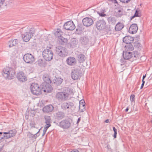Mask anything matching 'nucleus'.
<instances>
[{
  "label": "nucleus",
  "instance_id": "nucleus-57",
  "mask_svg": "<svg viewBox=\"0 0 152 152\" xmlns=\"http://www.w3.org/2000/svg\"><path fill=\"white\" fill-rule=\"evenodd\" d=\"M130 1V0H126V3H128V2H129Z\"/></svg>",
  "mask_w": 152,
  "mask_h": 152
},
{
  "label": "nucleus",
  "instance_id": "nucleus-14",
  "mask_svg": "<svg viewBox=\"0 0 152 152\" xmlns=\"http://www.w3.org/2000/svg\"><path fill=\"white\" fill-rule=\"evenodd\" d=\"M106 26V23L103 20H99L96 23V27L99 30L105 28Z\"/></svg>",
  "mask_w": 152,
  "mask_h": 152
},
{
  "label": "nucleus",
  "instance_id": "nucleus-52",
  "mask_svg": "<svg viewBox=\"0 0 152 152\" xmlns=\"http://www.w3.org/2000/svg\"><path fill=\"white\" fill-rule=\"evenodd\" d=\"M146 77V74H145V75H143L142 77V80H144V79Z\"/></svg>",
  "mask_w": 152,
  "mask_h": 152
},
{
  "label": "nucleus",
  "instance_id": "nucleus-20",
  "mask_svg": "<svg viewBox=\"0 0 152 152\" xmlns=\"http://www.w3.org/2000/svg\"><path fill=\"white\" fill-rule=\"evenodd\" d=\"M134 40L133 37L130 36H126L123 38V42L126 44H129L133 42Z\"/></svg>",
  "mask_w": 152,
  "mask_h": 152
},
{
  "label": "nucleus",
  "instance_id": "nucleus-15",
  "mask_svg": "<svg viewBox=\"0 0 152 152\" xmlns=\"http://www.w3.org/2000/svg\"><path fill=\"white\" fill-rule=\"evenodd\" d=\"M82 22L84 25L86 27H88L94 23V21L91 18L86 17L83 19Z\"/></svg>",
  "mask_w": 152,
  "mask_h": 152
},
{
  "label": "nucleus",
  "instance_id": "nucleus-47",
  "mask_svg": "<svg viewBox=\"0 0 152 152\" xmlns=\"http://www.w3.org/2000/svg\"><path fill=\"white\" fill-rule=\"evenodd\" d=\"M117 134V133H114V134L113 135V137H114V138H115L116 137Z\"/></svg>",
  "mask_w": 152,
  "mask_h": 152
},
{
  "label": "nucleus",
  "instance_id": "nucleus-41",
  "mask_svg": "<svg viewBox=\"0 0 152 152\" xmlns=\"http://www.w3.org/2000/svg\"><path fill=\"white\" fill-rule=\"evenodd\" d=\"M135 96L134 95H131L130 96V100L131 102H133L134 100Z\"/></svg>",
  "mask_w": 152,
  "mask_h": 152
},
{
  "label": "nucleus",
  "instance_id": "nucleus-16",
  "mask_svg": "<svg viewBox=\"0 0 152 152\" xmlns=\"http://www.w3.org/2000/svg\"><path fill=\"white\" fill-rule=\"evenodd\" d=\"M123 56L124 59L126 60H129L133 56L136 57L134 53L127 52V51H123Z\"/></svg>",
  "mask_w": 152,
  "mask_h": 152
},
{
  "label": "nucleus",
  "instance_id": "nucleus-56",
  "mask_svg": "<svg viewBox=\"0 0 152 152\" xmlns=\"http://www.w3.org/2000/svg\"><path fill=\"white\" fill-rule=\"evenodd\" d=\"M142 84H144L145 83V81L144 80H142Z\"/></svg>",
  "mask_w": 152,
  "mask_h": 152
},
{
  "label": "nucleus",
  "instance_id": "nucleus-39",
  "mask_svg": "<svg viewBox=\"0 0 152 152\" xmlns=\"http://www.w3.org/2000/svg\"><path fill=\"white\" fill-rule=\"evenodd\" d=\"M139 16L138 15V12L137 10H136L134 15L131 18V20H132L135 17Z\"/></svg>",
  "mask_w": 152,
  "mask_h": 152
},
{
  "label": "nucleus",
  "instance_id": "nucleus-35",
  "mask_svg": "<svg viewBox=\"0 0 152 152\" xmlns=\"http://www.w3.org/2000/svg\"><path fill=\"white\" fill-rule=\"evenodd\" d=\"M115 16L117 17H121L123 15V12L121 10H118L115 13Z\"/></svg>",
  "mask_w": 152,
  "mask_h": 152
},
{
  "label": "nucleus",
  "instance_id": "nucleus-44",
  "mask_svg": "<svg viewBox=\"0 0 152 152\" xmlns=\"http://www.w3.org/2000/svg\"><path fill=\"white\" fill-rule=\"evenodd\" d=\"M0 135L1 139H3L4 138H5V134H3L2 135Z\"/></svg>",
  "mask_w": 152,
  "mask_h": 152
},
{
  "label": "nucleus",
  "instance_id": "nucleus-32",
  "mask_svg": "<svg viewBox=\"0 0 152 152\" xmlns=\"http://www.w3.org/2000/svg\"><path fill=\"white\" fill-rule=\"evenodd\" d=\"M46 124L45 126L43 131V134H42V136H43L46 133V132L47 131V129L49 127H50L51 126L50 124V123H45Z\"/></svg>",
  "mask_w": 152,
  "mask_h": 152
},
{
  "label": "nucleus",
  "instance_id": "nucleus-53",
  "mask_svg": "<svg viewBox=\"0 0 152 152\" xmlns=\"http://www.w3.org/2000/svg\"><path fill=\"white\" fill-rule=\"evenodd\" d=\"M129 110V108H128V107H127L126 109H125V111L126 112H127L128 110Z\"/></svg>",
  "mask_w": 152,
  "mask_h": 152
},
{
  "label": "nucleus",
  "instance_id": "nucleus-8",
  "mask_svg": "<svg viewBox=\"0 0 152 152\" xmlns=\"http://www.w3.org/2000/svg\"><path fill=\"white\" fill-rule=\"evenodd\" d=\"M24 61L28 64H32L35 61V58L34 56L30 53H26L23 57Z\"/></svg>",
  "mask_w": 152,
  "mask_h": 152
},
{
  "label": "nucleus",
  "instance_id": "nucleus-38",
  "mask_svg": "<svg viewBox=\"0 0 152 152\" xmlns=\"http://www.w3.org/2000/svg\"><path fill=\"white\" fill-rule=\"evenodd\" d=\"M134 46L138 48L139 49H141L142 48V45L139 42H137L135 43Z\"/></svg>",
  "mask_w": 152,
  "mask_h": 152
},
{
  "label": "nucleus",
  "instance_id": "nucleus-7",
  "mask_svg": "<svg viewBox=\"0 0 152 152\" xmlns=\"http://www.w3.org/2000/svg\"><path fill=\"white\" fill-rule=\"evenodd\" d=\"M71 75L73 79L77 80L80 79L82 76V73L80 69L75 68L72 70Z\"/></svg>",
  "mask_w": 152,
  "mask_h": 152
},
{
  "label": "nucleus",
  "instance_id": "nucleus-27",
  "mask_svg": "<svg viewBox=\"0 0 152 152\" xmlns=\"http://www.w3.org/2000/svg\"><path fill=\"white\" fill-rule=\"evenodd\" d=\"M77 60L80 63H83L85 61L86 57L83 54L80 53L77 55Z\"/></svg>",
  "mask_w": 152,
  "mask_h": 152
},
{
  "label": "nucleus",
  "instance_id": "nucleus-48",
  "mask_svg": "<svg viewBox=\"0 0 152 152\" xmlns=\"http://www.w3.org/2000/svg\"><path fill=\"white\" fill-rule=\"evenodd\" d=\"M4 146V145H3L2 147H0V152L1 151L3 150Z\"/></svg>",
  "mask_w": 152,
  "mask_h": 152
},
{
  "label": "nucleus",
  "instance_id": "nucleus-4",
  "mask_svg": "<svg viewBox=\"0 0 152 152\" xmlns=\"http://www.w3.org/2000/svg\"><path fill=\"white\" fill-rule=\"evenodd\" d=\"M30 89L31 93L34 94L38 95L42 93L41 87L40 88L39 85L37 83H32L30 87Z\"/></svg>",
  "mask_w": 152,
  "mask_h": 152
},
{
  "label": "nucleus",
  "instance_id": "nucleus-19",
  "mask_svg": "<svg viewBox=\"0 0 152 152\" xmlns=\"http://www.w3.org/2000/svg\"><path fill=\"white\" fill-rule=\"evenodd\" d=\"M67 64L70 66H73L76 63V60L74 57H69L66 60Z\"/></svg>",
  "mask_w": 152,
  "mask_h": 152
},
{
  "label": "nucleus",
  "instance_id": "nucleus-46",
  "mask_svg": "<svg viewBox=\"0 0 152 152\" xmlns=\"http://www.w3.org/2000/svg\"><path fill=\"white\" fill-rule=\"evenodd\" d=\"M109 1H111L112 2H114L115 3H117V2L116 0H109Z\"/></svg>",
  "mask_w": 152,
  "mask_h": 152
},
{
  "label": "nucleus",
  "instance_id": "nucleus-26",
  "mask_svg": "<svg viewBox=\"0 0 152 152\" xmlns=\"http://www.w3.org/2000/svg\"><path fill=\"white\" fill-rule=\"evenodd\" d=\"M55 116L57 119L60 120L64 118L65 114L62 112L58 111L56 113Z\"/></svg>",
  "mask_w": 152,
  "mask_h": 152
},
{
  "label": "nucleus",
  "instance_id": "nucleus-2",
  "mask_svg": "<svg viewBox=\"0 0 152 152\" xmlns=\"http://www.w3.org/2000/svg\"><path fill=\"white\" fill-rule=\"evenodd\" d=\"M3 72L2 75L3 76L9 79H13L15 73L14 69L9 67L4 68L3 70Z\"/></svg>",
  "mask_w": 152,
  "mask_h": 152
},
{
  "label": "nucleus",
  "instance_id": "nucleus-31",
  "mask_svg": "<svg viewBox=\"0 0 152 152\" xmlns=\"http://www.w3.org/2000/svg\"><path fill=\"white\" fill-rule=\"evenodd\" d=\"M108 21L110 23L114 25L116 22V19L114 17L110 16L108 18Z\"/></svg>",
  "mask_w": 152,
  "mask_h": 152
},
{
  "label": "nucleus",
  "instance_id": "nucleus-43",
  "mask_svg": "<svg viewBox=\"0 0 152 152\" xmlns=\"http://www.w3.org/2000/svg\"><path fill=\"white\" fill-rule=\"evenodd\" d=\"M30 125L32 127H35V124L33 122L30 123Z\"/></svg>",
  "mask_w": 152,
  "mask_h": 152
},
{
  "label": "nucleus",
  "instance_id": "nucleus-24",
  "mask_svg": "<svg viewBox=\"0 0 152 152\" xmlns=\"http://www.w3.org/2000/svg\"><path fill=\"white\" fill-rule=\"evenodd\" d=\"M63 80L59 77H55V79L53 80V82L54 84L57 86L60 85L62 82Z\"/></svg>",
  "mask_w": 152,
  "mask_h": 152
},
{
  "label": "nucleus",
  "instance_id": "nucleus-55",
  "mask_svg": "<svg viewBox=\"0 0 152 152\" xmlns=\"http://www.w3.org/2000/svg\"><path fill=\"white\" fill-rule=\"evenodd\" d=\"M80 104H84V103L82 101V102H81V101H80Z\"/></svg>",
  "mask_w": 152,
  "mask_h": 152
},
{
  "label": "nucleus",
  "instance_id": "nucleus-23",
  "mask_svg": "<svg viewBox=\"0 0 152 152\" xmlns=\"http://www.w3.org/2000/svg\"><path fill=\"white\" fill-rule=\"evenodd\" d=\"M53 109V107L52 105H47L43 108V111L45 113H49L52 111Z\"/></svg>",
  "mask_w": 152,
  "mask_h": 152
},
{
  "label": "nucleus",
  "instance_id": "nucleus-33",
  "mask_svg": "<svg viewBox=\"0 0 152 152\" xmlns=\"http://www.w3.org/2000/svg\"><path fill=\"white\" fill-rule=\"evenodd\" d=\"M62 33L61 32L60 29H57V31L55 33V35L56 36L59 38H60V37H61Z\"/></svg>",
  "mask_w": 152,
  "mask_h": 152
},
{
  "label": "nucleus",
  "instance_id": "nucleus-17",
  "mask_svg": "<svg viewBox=\"0 0 152 152\" xmlns=\"http://www.w3.org/2000/svg\"><path fill=\"white\" fill-rule=\"evenodd\" d=\"M5 134V139H8L15 136L16 132L15 130H10L7 132H4Z\"/></svg>",
  "mask_w": 152,
  "mask_h": 152
},
{
  "label": "nucleus",
  "instance_id": "nucleus-30",
  "mask_svg": "<svg viewBox=\"0 0 152 152\" xmlns=\"http://www.w3.org/2000/svg\"><path fill=\"white\" fill-rule=\"evenodd\" d=\"M42 78L44 81V83H51V81L50 80L49 76L48 75H43Z\"/></svg>",
  "mask_w": 152,
  "mask_h": 152
},
{
  "label": "nucleus",
  "instance_id": "nucleus-28",
  "mask_svg": "<svg viewBox=\"0 0 152 152\" xmlns=\"http://www.w3.org/2000/svg\"><path fill=\"white\" fill-rule=\"evenodd\" d=\"M58 41H59V43L62 45H66L67 42V39L65 38L62 36L60 37V38H59Z\"/></svg>",
  "mask_w": 152,
  "mask_h": 152
},
{
  "label": "nucleus",
  "instance_id": "nucleus-25",
  "mask_svg": "<svg viewBox=\"0 0 152 152\" xmlns=\"http://www.w3.org/2000/svg\"><path fill=\"white\" fill-rule=\"evenodd\" d=\"M124 25L123 23L119 22L115 26V30L117 31H120L124 28Z\"/></svg>",
  "mask_w": 152,
  "mask_h": 152
},
{
  "label": "nucleus",
  "instance_id": "nucleus-59",
  "mask_svg": "<svg viewBox=\"0 0 152 152\" xmlns=\"http://www.w3.org/2000/svg\"><path fill=\"white\" fill-rule=\"evenodd\" d=\"M1 140V135H0V140Z\"/></svg>",
  "mask_w": 152,
  "mask_h": 152
},
{
  "label": "nucleus",
  "instance_id": "nucleus-22",
  "mask_svg": "<svg viewBox=\"0 0 152 152\" xmlns=\"http://www.w3.org/2000/svg\"><path fill=\"white\" fill-rule=\"evenodd\" d=\"M80 42L83 45H86L89 42V39L88 37H80Z\"/></svg>",
  "mask_w": 152,
  "mask_h": 152
},
{
  "label": "nucleus",
  "instance_id": "nucleus-12",
  "mask_svg": "<svg viewBox=\"0 0 152 152\" xmlns=\"http://www.w3.org/2000/svg\"><path fill=\"white\" fill-rule=\"evenodd\" d=\"M16 77L18 81L21 82H25L27 80L26 74L22 71L18 72Z\"/></svg>",
  "mask_w": 152,
  "mask_h": 152
},
{
  "label": "nucleus",
  "instance_id": "nucleus-36",
  "mask_svg": "<svg viewBox=\"0 0 152 152\" xmlns=\"http://www.w3.org/2000/svg\"><path fill=\"white\" fill-rule=\"evenodd\" d=\"M77 42L76 40L72 41L70 43V45L71 48H74L76 47L77 45Z\"/></svg>",
  "mask_w": 152,
  "mask_h": 152
},
{
  "label": "nucleus",
  "instance_id": "nucleus-54",
  "mask_svg": "<svg viewBox=\"0 0 152 152\" xmlns=\"http://www.w3.org/2000/svg\"><path fill=\"white\" fill-rule=\"evenodd\" d=\"M144 85V84H142L141 86L140 89H142Z\"/></svg>",
  "mask_w": 152,
  "mask_h": 152
},
{
  "label": "nucleus",
  "instance_id": "nucleus-10",
  "mask_svg": "<svg viewBox=\"0 0 152 152\" xmlns=\"http://www.w3.org/2000/svg\"><path fill=\"white\" fill-rule=\"evenodd\" d=\"M42 91L47 93L50 92L53 90V88L48 83H43L41 85Z\"/></svg>",
  "mask_w": 152,
  "mask_h": 152
},
{
  "label": "nucleus",
  "instance_id": "nucleus-18",
  "mask_svg": "<svg viewBox=\"0 0 152 152\" xmlns=\"http://www.w3.org/2000/svg\"><path fill=\"white\" fill-rule=\"evenodd\" d=\"M137 25L136 24H133L130 27L129 31L132 34L136 33L138 30Z\"/></svg>",
  "mask_w": 152,
  "mask_h": 152
},
{
  "label": "nucleus",
  "instance_id": "nucleus-5",
  "mask_svg": "<svg viewBox=\"0 0 152 152\" xmlns=\"http://www.w3.org/2000/svg\"><path fill=\"white\" fill-rule=\"evenodd\" d=\"M42 56L45 60L49 61L52 59L53 53L52 50L46 49L42 52Z\"/></svg>",
  "mask_w": 152,
  "mask_h": 152
},
{
  "label": "nucleus",
  "instance_id": "nucleus-51",
  "mask_svg": "<svg viewBox=\"0 0 152 152\" xmlns=\"http://www.w3.org/2000/svg\"><path fill=\"white\" fill-rule=\"evenodd\" d=\"M80 118H79L78 119V120H77V124L80 121Z\"/></svg>",
  "mask_w": 152,
  "mask_h": 152
},
{
  "label": "nucleus",
  "instance_id": "nucleus-37",
  "mask_svg": "<svg viewBox=\"0 0 152 152\" xmlns=\"http://www.w3.org/2000/svg\"><path fill=\"white\" fill-rule=\"evenodd\" d=\"M85 104H80L79 105V108L81 112H83L85 110Z\"/></svg>",
  "mask_w": 152,
  "mask_h": 152
},
{
  "label": "nucleus",
  "instance_id": "nucleus-21",
  "mask_svg": "<svg viewBox=\"0 0 152 152\" xmlns=\"http://www.w3.org/2000/svg\"><path fill=\"white\" fill-rule=\"evenodd\" d=\"M18 40L16 39H12L8 43V45L10 48L16 46L18 44Z\"/></svg>",
  "mask_w": 152,
  "mask_h": 152
},
{
  "label": "nucleus",
  "instance_id": "nucleus-50",
  "mask_svg": "<svg viewBox=\"0 0 152 152\" xmlns=\"http://www.w3.org/2000/svg\"><path fill=\"white\" fill-rule=\"evenodd\" d=\"M105 122L106 123H109L110 122H109V119H107L105 121Z\"/></svg>",
  "mask_w": 152,
  "mask_h": 152
},
{
  "label": "nucleus",
  "instance_id": "nucleus-58",
  "mask_svg": "<svg viewBox=\"0 0 152 152\" xmlns=\"http://www.w3.org/2000/svg\"><path fill=\"white\" fill-rule=\"evenodd\" d=\"M4 134V132H0V135H2Z\"/></svg>",
  "mask_w": 152,
  "mask_h": 152
},
{
  "label": "nucleus",
  "instance_id": "nucleus-13",
  "mask_svg": "<svg viewBox=\"0 0 152 152\" xmlns=\"http://www.w3.org/2000/svg\"><path fill=\"white\" fill-rule=\"evenodd\" d=\"M64 29L68 30H73L75 28V26L73 22L69 21L65 23L64 25Z\"/></svg>",
  "mask_w": 152,
  "mask_h": 152
},
{
  "label": "nucleus",
  "instance_id": "nucleus-49",
  "mask_svg": "<svg viewBox=\"0 0 152 152\" xmlns=\"http://www.w3.org/2000/svg\"><path fill=\"white\" fill-rule=\"evenodd\" d=\"M120 1L123 3H126V0H120Z\"/></svg>",
  "mask_w": 152,
  "mask_h": 152
},
{
  "label": "nucleus",
  "instance_id": "nucleus-34",
  "mask_svg": "<svg viewBox=\"0 0 152 152\" xmlns=\"http://www.w3.org/2000/svg\"><path fill=\"white\" fill-rule=\"evenodd\" d=\"M45 123L50 124L51 123V120L50 116L48 115L45 116Z\"/></svg>",
  "mask_w": 152,
  "mask_h": 152
},
{
  "label": "nucleus",
  "instance_id": "nucleus-40",
  "mask_svg": "<svg viewBox=\"0 0 152 152\" xmlns=\"http://www.w3.org/2000/svg\"><path fill=\"white\" fill-rule=\"evenodd\" d=\"M97 12L100 16L104 17L106 16V15L104 14V12Z\"/></svg>",
  "mask_w": 152,
  "mask_h": 152
},
{
  "label": "nucleus",
  "instance_id": "nucleus-42",
  "mask_svg": "<svg viewBox=\"0 0 152 152\" xmlns=\"http://www.w3.org/2000/svg\"><path fill=\"white\" fill-rule=\"evenodd\" d=\"M5 0H0V9L5 1Z\"/></svg>",
  "mask_w": 152,
  "mask_h": 152
},
{
  "label": "nucleus",
  "instance_id": "nucleus-29",
  "mask_svg": "<svg viewBox=\"0 0 152 152\" xmlns=\"http://www.w3.org/2000/svg\"><path fill=\"white\" fill-rule=\"evenodd\" d=\"M125 50L127 51H132L134 49V48L132 45L131 43L127 44L125 46Z\"/></svg>",
  "mask_w": 152,
  "mask_h": 152
},
{
  "label": "nucleus",
  "instance_id": "nucleus-3",
  "mask_svg": "<svg viewBox=\"0 0 152 152\" xmlns=\"http://www.w3.org/2000/svg\"><path fill=\"white\" fill-rule=\"evenodd\" d=\"M56 50L58 55L61 57H65L68 54L67 49L65 47L57 46L56 47Z\"/></svg>",
  "mask_w": 152,
  "mask_h": 152
},
{
  "label": "nucleus",
  "instance_id": "nucleus-9",
  "mask_svg": "<svg viewBox=\"0 0 152 152\" xmlns=\"http://www.w3.org/2000/svg\"><path fill=\"white\" fill-rule=\"evenodd\" d=\"M61 107L63 110H66V109L74 110L75 108V107L73 103L68 102L62 103L61 104Z\"/></svg>",
  "mask_w": 152,
  "mask_h": 152
},
{
  "label": "nucleus",
  "instance_id": "nucleus-1",
  "mask_svg": "<svg viewBox=\"0 0 152 152\" xmlns=\"http://www.w3.org/2000/svg\"><path fill=\"white\" fill-rule=\"evenodd\" d=\"M34 32L33 28H31L29 30L25 28H23L22 32V37L23 40L25 42L28 41Z\"/></svg>",
  "mask_w": 152,
  "mask_h": 152
},
{
  "label": "nucleus",
  "instance_id": "nucleus-45",
  "mask_svg": "<svg viewBox=\"0 0 152 152\" xmlns=\"http://www.w3.org/2000/svg\"><path fill=\"white\" fill-rule=\"evenodd\" d=\"M113 131H114V133H117V129L115 128V127H113Z\"/></svg>",
  "mask_w": 152,
  "mask_h": 152
},
{
  "label": "nucleus",
  "instance_id": "nucleus-6",
  "mask_svg": "<svg viewBox=\"0 0 152 152\" xmlns=\"http://www.w3.org/2000/svg\"><path fill=\"white\" fill-rule=\"evenodd\" d=\"M69 96V94L64 92H58L56 95V99L61 101H65L67 100Z\"/></svg>",
  "mask_w": 152,
  "mask_h": 152
},
{
  "label": "nucleus",
  "instance_id": "nucleus-11",
  "mask_svg": "<svg viewBox=\"0 0 152 152\" xmlns=\"http://www.w3.org/2000/svg\"><path fill=\"white\" fill-rule=\"evenodd\" d=\"M58 125L63 129H66L70 127L71 123L68 120L65 119L61 121Z\"/></svg>",
  "mask_w": 152,
  "mask_h": 152
}]
</instances>
